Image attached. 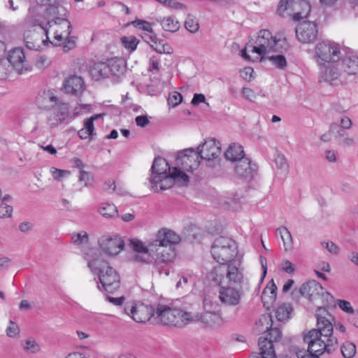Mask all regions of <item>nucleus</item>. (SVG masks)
Listing matches in <instances>:
<instances>
[{
  "instance_id": "obj_51",
  "label": "nucleus",
  "mask_w": 358,
  "mask_h": 358,
  "mask_svg": "<svg viewBox=\"0 0 358 358\" xmlns=\"http://www.w3.org/2000/svg\"><path fill=\"white\" fill-rule=\"evenodd\" d=\"M182 100V96L181 94L177 92H173L169 94L167 101L169 106L171 107H176L181 103Z\"/></svg>"
},
{
  "instance_id": "obj_19",
  "label": "nucleus",
  "mask_w": 358,
  "mask_h": 358,
  "mask_svg": "<svg viewBox=\"0 0 358 358\" xmlns=\"http://www.w3.org/2000/svg\"><path fill=\"white\" fill-rule=\"evenodd\" d=\"M235 163L234 171L238 178L250 181L255 176L257 167L250 159L245 158Z\"/></svg>"
},
{
  "instance_id": "obj_35",
  "label": "nucleus",
  "mask_w": 358,
  "mask_h": 358,
  "mask_svg": "<svg viewBox=\"0 0 358 358\" xmlns=\"http://www.w3.org/2000/svg\"><path fill=\"white\" fill-rule=\"evenodd\" d=\"M98 212L106 219L115 218L118 217V210L117 207L113 203L110 202H103L100 203L98 208Z\"/></svg>"
},
{
  "instance_id": "obj_44",
  "label": "nucleus",
  "mask_w": 358,
  "mask_h": 358,
  "mask_svg": "<svg viewBox=\"0 0 358 358\" xmlns=\"http://www.w3.org/2000/svg\"><path fill=\"white\" fill-rule=\"evenodd\" d=\"M121 41L124 47L130 52L134 51L139 43V40L134 36H123Z\"/></svg>"
},
{
  "instance_id": "obj_27",
  "label": "nucleus",
  "mask_w": 358,
  "mask_h": 358,
  "mask_svg": "<svg viewBox=\"0 0 358 358\" xmlns=\"http://www.w3.org/2000/svg\"><path fill=\"white\" fill-rule=\"evenodd\" d=\"M58 99L51 90L43 91L36 97V104L40 108L50 110L57 104Z\"/></svg>"
},
{
  "instance_id": "obj_8",
  "label": "nucleus",
  "mask_w": 358,
  "mask_h": 358,
  "mask_svg": "<svg viewBox=\"0 0 358 358\" xmlns=\"http://www.w3.org/2000/svg\"><path fill=\"white\" fill-rule=\"evenodd\" d=\"M236 243L231 239L227 237L216 238L211 248V253L213 258L222 265L224 262H229L237 253Z\"/></svg>"
},
{
  "instance_id": "obj_1",
  "label": "nucleus",
  "mask_w": 358,
  "mask_h": 358,
  "mask_svg": "<svg viewBox=\"0 0 358 358\" xmlns=\"http://www.w3.org/2000/svg\"><path fill=\"white\" fill-rule=\"evenodd\" d=\"M47 12L50 15L56 17L50 20L47 26L44 27L46 40L49 38L48 34H52L54 38L53 43L56 45H62L66 51L74 48L76 38L70 35L72 27L71 22L64 17L67 10L63 5V1H55L47 8Z\"/></svg>"
},
{
  "instance_id": "obj_9",
  "label": "nucleus",
  "mask_w": 358,
  "mask_h": 358,
  "mask_svg": "<svg viewBox=\"0 0 358 358\" xmlns=\"http://www.w3.org/2000/svg\"><path fill=\"white\" fill-rule=\"evenodd\" d=\"M218 286V299L227 307H235L241 304L244 296V288L225 283H215Z\"/></svg>"
},
{
  "instance_id": "obj_42",
  "label": "nucleus",
  "mask_w": 358,
  "mask_h": 358,
  "mask_svg": "<svg viewBox=\"0 0 358 358\" xmlns=\"http://www.w3.org/2000/svg\"><path fill=\"white\" fill-rule=\"evenodd\" d=\"M150 41L153 43L150 46L155 50L157 53L159 54H170L171 53V48L168 43L161 44L160 42L157 43V37L155 36H149Z\"/></svg>"
},
{
  "instance_id": "obj_39",
  "label": "nucleus",
  "mask_w": 358,
  "mask_h": 358,
  "mask_svg": "<svg viewBox=\"0 0 358 358\" xmlns=\"http://www.w3.org/2000/svg\"><path fill=\"white\" fill-rule=\"evenodd\" d=\"M109 76H120L124 73L125 66L121 59H111L108 60Z\"/></svg>"
},
{
  "instance_id": "obj_64",
  "label": "nucleus",
  "mask_w": 358,
  "mask_h": 358,
  "mask_svg": "<svg viewBox=\"0 0 358 358\" xmlns=\"http://www.w3.org/2000/svg\"><path fill=\"white\" fill-rule=\"evenodd\" d=\"M18 227L19 230L21 232L27 233L33 229L34 224L31 222H23L19 224Z\"/></svg>"
},
{
  "instance_id": "obj_15",
  "label": "nucleus",
  "mask_w": 358,
  "mask_h": 358,
  "mask_svg": "<svg viewBox=\"0 0 358 358\" xmlns=\"http://www.w3.org/2000/svg\"><path fill=\"white\" fill-rule=\"evenodd\" d=\"M317 34V27L316 24L313 22H303L296 29L297 39L302 43H313L316 40Z\"/></svg>"
},
{
  "instance_id": "obj_22",
  "label": "nucleus",
  "mask_w": 358,
  "mask_h": 358,
  "mask_svg": "<svg viewBox=\"0 0 358 358\" xmlns=\"http://www.w3.org/2000/svg\"><path fill=\"white\" fill-rule=\"evenodd\" d=\"M7 60L19 74L28 70L24 52L22 48H14L8 52Z\"/></svg>"
},
{
  "instance_id": "obj_25",
  "label": "nucleus",
  "mask_w": 358,
  "mask_h": 358,
  "mask_svg": "<svg viewBox=\"0 0 358 358\" xmlns=\"http://www.w3.org/2000/svg\"><path fill=\"white\" fill-rule=\"evenodd\" d=\"M63 87L66 94L79 96L85 90V83L81 77L73 75L65 79Z\"/></svg>"
},
{
  "instance_id": "obj_2",
  "label": "nucleus",
  "mask_w": 358,
  "mask_h": 358,
  "mask_svg": "<svg viewBox=\"0 0 358 358\" xmlns=\"http://www.w3.org/2000/svg\"><path fill=\"white\" fill-rule=\"evenodd\" d=\"M83 259L91 272L97 275L99 290L108 293L115 292L120 287V277L117 271L105 260L97 249L88 248L83 252Z\"/></svg>"
},
{
  "instance_id": "obj_47",
  "label": "nucleus",
  "mask_w": 358,
  "mask_h": 358,
  "mask_svg": "<svg viewBox=\"0 0 358 358\" xmlns=\"http://www.w3.org/2000/svg\"><path fill=\"white\" fill-rule=\"evenodd\" d=\"M341 352L344 357L352 358L356 353V346L351 342H345L341 347Z\"/></svg>"
},
{
  "instance_id": "obj_11",
  "label": "nucleus",
  "mask_w": 358,
  "mask_h": 358,
  "mask_svg": "<svg viewBox=\"0 0 358 358\" xmlns=\"http://www.w3.org/2000/svg\"><path fill=\"white\" fill-rule=\"evenodd\" d=\"M185 312V310L171 308L167 305L159 304L154 313L162 324L166 325H177L180 322H189L188 320L185 319L182 316Z\"/></svg>"
},
{
  "instance_id": "obj_37",
  "label": "nucleus",
  "mask_w": 358,
  "mask_h": 358,
  "mask_svg": "<svg viewBox=\"0 0 358 358\" xmlns=\"http://www.w3.org/2000/svg\"><path fill=\"white\" fill-rule=\"evenodd\" d=\"M283 243L285 251H290L293 249L294 242L290 231L285 227H280L276 230Z\"/></svg>"
},
{
  "instance_id": "obj_28",
  "label": "nucleus",
  "mask_w": 358,
  "mask_h": 358,
  "mask_svg": "<svg viewBox=\"0 0 358 358\" xmlns=\"http://www.w3.org/2000/svg\"><path fill=\"white\" fill-rule=\"evenodd\" d=\"M322 289V286L316 281L313 280L303 284L299 289V292L302 296L312 300L320 294Z\"/></svg>"
},
{
  "instance_id": "obj_14",
  "label": "nucleus",
  "mask_w": 358,
  "mask_h": 358,
  "mask_svg": "<svg viewBox=\"0 0 358 358\" xmlns=\"http://www.w3.org/2000/svg\"><path fill=\"white\" fill-rule=\"evenodd\" d=\"M124 311L136 322H145L152 315H155L151 306L143 303L137 304L133 302L127 303L125 305Z\"/></svg>"
},
{
  "instance_id": "obj_40",
  "label": "nucleus",
  "mask_w": 358,
  "mask_h": 358,
  "mask_svg": "<svg viewBox=\"0 0 358 358\" xmlns=\"http://www.w3.org/2000/svg\"><path fill=\"white\" fill-rule=\"evenodd\" d=\"M159 22L163 29L166 31L175 32L180 28L179 22L172 16L164 17Z\"/></svg>"
},
{
  "instance_id": "obj_34",
  "label": "nucleus",
  "mask_w": 358,
  "mask_h": 358,
  "mask_svg": "<svg viewBox=\"0 0 358 358\" xmlns=\"http://www.w3.org/2000/svg\"><path fill=\"white\" fill-rule=\"evenodd\" d=\"M273 324L272 317L269 314H264L260 316L255 323V331L257 334H266L271 329Z\"/></svg>"
},
{
  "instance_id": "obj_36",
  "label": "nucleus",
  "mask_w": 358,
  "mask_h": 358,
  "mask_svg": "<svg viewBox=\"0 0 358 358\" xmlns=\"http://www.w3.org/2000/svg\"><path fill=\"white\" fill-rule=\"evenodd\" d=\"M339 64L329 65L324 67L322 71V77L328 82H333L337 80L341 76V70L338 69Z\"/></svg>"
},
{
  "instance_id": "obj_55",
  "label": "nucleus",
  "mask_w": 358,
  "mask_h": 358,
  "mask_svg": "<svg viewBox=\"0 0 358 358\" xmlns=\"http://www.w3.org/2000/svg\"><path fill=\"white\" fill-rule=\"evenodd\" d=\"M101 115H96L94 116H92L90 118L85 120L84 122V129L90 133L92 135L94 134V121L96 120L99 117H100Z\"/></svg>"
},
{
  "instance_id": "obj_31",
  "label": "nucleus",
  "mask_w": 358,
  "mask_h": 358,
  "mask_svg": "<svg viewBox=\"0 0 358 358\" xmlns=\"http://www.w3.org/2000/svg\"><path fill=\"white\" fill-rule=\"evenodd\" d=\"M225 158L231 162H237L245 159V152L243 147L238 143L231 144L224 153Z\"/></svg>"
},
{
  "instance_id": "obj_7",
  "label": "nucleus",
  "mask_w": 358,
  "mask_h": 358,
  "mask_svg": "<svg viewBox=\"0 0 358 358\" xmlns=\"http://www.w3.org/2000/svg\"><path fill=\"white\" fill-rule=\"evenodd\" d=\"M303 340L308 344V350L305 351L306 355H311L314 357L317 356L318 358L325 350L329 352V348L336 343V338L327 336L325 338L316 330H310L304 335Z\"/></svg>"
},
{
  "instance_id": "obj_18",
  "label": "nucleus",
  "mask_w": 358,
  "mask_h": 358,
  "mask_svg": "<svg viewBox=\"0 0 358 358\" xmlns=\"http://www.w3.org/2000/svg\"><path fill=\"white\" fill-rule=\"evenodd\" d=\"M101 250L109 255H117L124 248V241L118 236H103L99 241Z\"/></svg>"
},
{
  "instance_id": "obj_59",
  "label": "nucleus",
  "mask_w": 358,
  "mask_h": 358,
  "mask_svg": "<svg viewBox=\"0 0 358 358\" xmlns=\"http://www.w3.org/2000/svg\"><path fill=\"white\" fill-rule=\"evenodd\" d=\"M323 247H324L330 253L333 255H338L339 253V248L333 242H324L322 243Z\"/></svg>"
},
{
  "instance_id": "obj_53",
  "label": "nucleus",
  "mask_w": 358,
  "mask_h": 358,
  "mask_svg": "<svg viewBox=\"0 0 358 358\" xmlns=\"http://www.w3.org/2000/svg\"><path fill=\"white\" fill-rule=\"evenodd\" d=\"M131 24L135 27H138L142 29L144 31H146L149 33H152L153 29L152 28L151 24L147 21L142 20H137L131 22Z\"/></svg>"
},
{
  "instance_id": "obj_24",
  "label": "nucleus",
  "mask_w": 358,
  "mask_h": 358,
  "mask_svg": "<svg viewBox=\"0 0 358 358\" xmlns=\"http://www.w3.org/2000/svg\"><path fill=\"white\" fill-rule=\"evenodd\" d=\"M327 311L324 308H319L317 310L316 317H317V334H320L324 338L329 337L333 338V325L331 322L325 317Z\"/></svg>"
},
{
  "instance_id": "obj_3",
  "label": "nucleus",
  "mask_w": 358,
  "mask_h": 358,
  "mask_svg": "<svg viewBox=\"0 0 358 358\" xmlns=\"http://www.w3.org/2000/svg\"><path fill=\"white\" fill-rule=\"evenodd\" d=\"M210 278L215 283H225L243 288L248 285L245 269L240 262L229 261L226 264L214 268Z\"/></svg>"
},
{
  "instance_id": "obj_17",
  "label": "nucleus",
  "mask_w": 358,
  "mask_h": 358,
  "mask_svg": "<svg viewBox=\"0 0 358 358\" xmlns=\"http://www.w3.org/2000/svg\"><path fill=\"white\" fill-rule=\"evenodd\" d=\"M180 241V236L175 231L168 229H162L158 231L156 239L152 241V245L170 248L178 244Z\"/></svg>"
},
{
  "instance_id": "obj_49",
  "label": "nucleus",
  "mask_w": 358,
  "mask_h": 358,
  "mask_svg": "<svg viewBox=\"0 0 358 358\" xmlns=\"http://www.w3.org/2000/svg\"><path fill=\"white\" fill-rule=\"evenodd\" d=\"M11 72V68L7 65L3 57L0 59V79L6 80Z\"/></svg>"
},
{
  "instance_id": "obj_57",
  "label": "nucleus",
  "mask_w": 358,
  "mask_h": 358,
  "mask_svg": "<svg viewBox=\"0 0 358 358\" xmlns=\"http://www.w3.org/2000/svg\"><path fill=\"white\" fill-rule=\"evenodd\" d=\"M242 93L246 99L251 101H255L257 97V94L249 87H243L242 89Z\"/></svg>"
},
{
  "instance_id": "obj_26",
  "label": "nucleus",
  "mask_w": 358,
  "mask_h": 358,
  "mask_svg": "<svg viewBox=\"0 0 358 358\" xmlns=\"http://www.w3.org/2000/svg\"><path fill=\"white\" fill-rule=\"evenodd\" d=\"M339 65L347 74L358 75V55L355 52H348Z\"/></svg>"
},
{
  "instance_id": "obj_10",
  "label": "nucleus",
  "mask_w": 358,
  "mask_h": 358,
  "mask_svg": "<svg viewBox=\"0 0 358 358\" xmlns=\"http://www.w3.org/2000/svg\"><path fill=\"white\" fill-rule=\"evenodd\" d=\"M266 334V337L259 338V353H253L249 358H276L273 342L280 340L281 331L279 329L271 327Z\"/></svg>"
},
{
  "instance_id": "obj_6",
  "label": "nucleus",
  "mask_w": 358,
  "mask_h": 358,
  "mask_svg": "<svg viewBox=\"0 0 358 358\" xmlns=\"http://www.w3.org/2000/svg\"><path fill=\"white\" fill-rule=\"evenodd\" d=\"M188 182V176L177 167L173 168L172 172L169 174L153 176L150 180L151 187L155 192L169 189L175 182L186 185Z\"/></svg>"
},
{
  "instance_id": "obj_20",
  "label": "nucleus",
  "mask_w": 358,
  "mask_h": 358,
  "mask_svg": "<svg viewBox=\"0 0 358 358\" xmlns=\"http://www.w3.org/2000/svg\"><path fill=\"white\" fill-rule=\"evenodd\" d=\"M182 316L189 322L201 321L208 327L219 325L222 320L220 315L214 312H205L203 314L185 312Z\"/></svg>"
},
{
  "instance_id": "obj_32",
  "label": "nucleus",
  "mask_w": 358,
  "mask_h": 358,
  "mask_svg": "<svg viewBox=\"0 0 358 358\" xmlns=\"http://www.w3.org/2000/svg\"><path fill=\"white\" fill-rule=\"evenodd\" d=\"M151 170L154 176H161L171 173L173 169H171L165 159L159 157L155 159Z\"/></svg>"
},
{
  "instance_id": "obj_41",
  "label": "nucleus",
  "mask_w": 358,
  "mask_h": 358,
  "mask_svg": "<svg viewBox=\"0 0 358 358\" xmlns=\"http://www.w3.org/2000/svg\"><path fill=\"white\" fill-rule=\"evenodd\" d=\"M56 106V112L55 115L57 117L56 122L52 123L54 126H56L63 121H64L69 116V107L66 103H58L55 106Z\"/></svg>"
},
{
  "instance_id": "obj_63",
  "label": "nucleus",
  "mask_w": 358,
  "mask_h": 358,
  "mask_svg": "<svg viewBox=\"0 0 358 358\" xmlns=\"http://www.w3.org/2000/svg\"><path fill=\"white\" fill-rule=\"evenodd\" d=\"M136 124L141 127H144L147 126L150 121L146 115H139L137 116L135 119Z\"/></svg>"
},
{
  "instance_id": "obj_38",
  "label": "nucleus",
  "mask_w": 358,
  "mask_h": 358,
  "mask_svg": "<svg viewBox=\"0 0 358 358\" xmlns=\"http://www.w3.org/2000/svg\"><path fill=\"white\" fill-rule=\"evenodd\" d=\"M293 308L289 303L280 305L275 311V317L280 322H286L290 319Z\"/></svg>"
},
{
  "instance_id": "obj_21",
  "label": "nucleus",
  "mask_w": 358,
  "mask_h": 358,
  "mask_svg": "<svg viewBox=\"0 0 358 358\" xmlns=\"http://www.w3.org/2000/svg\"><path fill=\"white\" fill-rule=\"evenodd\" d=\"M45 35L44 27L41 25L34 26L32 30L25 32L24 35L26 46L30 50H37L41 43H45L46 40L43 38Z\"/></svg>"
},
{
  "instance_id": "obj_61",
  "label": "nucleus",
  "mask_w": 358,
  "mask_h": 358,
  "mask_svg": "<svg viewBox=\"0 0 358 358\" xmlns=\"http://www.w3.org/2000/svg\"><path fill=\"white\" fill-rule=\"evenodd\" d=\"M337 303L341 309H342L343 311L348 313H353V308L349 301L339 299L338 300Z\"/></svg>"
},
{
  "instance_id": "obj_12",
  "label": "nucleus",
  "mask_w": 358,
  "mask_h": 358,
  "mask_svg": "<svg viewBox=\"0 0 358 358\" xmlns=\"http://www.w3.org/2000/svg\"><path fill=\"white\" fill-rule=\"evenodd\" d=\"M315 54L318 58L317 62H338L341 57V48L338 44L334 42H320L315 47Z\"/></svg>"
},
{
  "instance_id": "obj_52",
  "label": "nucleus",
  "mask_w": 358,
  "mask_h": 358,
  "mask_svg": "<svg viewBox=\"0 0 358 358\" xmlns=\"http://www.w3.org/2000/svg\"><path fill=\"white\" fill-rule=\"evenodd\" d=\"M13 207L5 202L0 203V218L10 217L13 214Z\"/></svg>"
},
{
  "instance_id": "obj_50",
  "label": "nucleus",
  "mask_w": 358,
  "mask_h": 358,
  "mask_svg": "<svg viewBox=\"0 0 358 358\" xmlns=\"http://www.w3.org/2000/svg\"><path fill=\"white\" fill-rule=\"evenodd\" d=\"M50 173L53 178L58 181L62 180L64 178H66L70 175L69 171L62 170L55 167L50 168Z\"/></svg>"
},
{
  "instance_id": "obj_23",
  "label": "nucleus",
  "mask_w": 358,
  "mask_h": 358,
  "mask_svg": "<svg viewBox=\"0 0 358 358\" xmlns=\"http://www.w3.org/2000/svg\"><path fill=\"white\" fill-rule=\"evenodd\" d=\"M131 248L138 253L136 256L137 261L148 262L153 258L154 248L155 245H152V241L148 245L139 240H131L130 242Z\"/></svg>"
},
{
  "instance_id": "obj_56",
  "label": "nucleus",
  "mask_w": 358,
  "mask_h": 358,
  "mask_svg": "<svg viewBox=\"0 0 358 358\" xmlns=\"http://www.w3.org/2000/svg\"><path fill=\"white\" fill-rule=\"evenodd\" d=\"M160 59L157 57H152L149 60L148 70L150 71L157 72L159 70Z\"/></svg>"
},
{
  "instance_id": "obj_54",
  "label": "nucleus",
  "mask_w": 358,
  "mask_h": 358,
  "mask_svg": "<svg viewBox=\"0 0 358 358\" xmlns=\"http://www.w3.org/2000/svg\"><path fill=\"white\" fill-rule=\"evenodd\" d=\"M6 331L7 336L11 338L16 337L20 332L17 324L12 321H10Z\"/></svg>"
},
{
  "instance_id": "obj_33",
  "label": "nucleus",
  "mask_w": 358,
  "mask_h": 358,
  "mask_svg": "<svg viewBox=\"0 0 358 358\" xmlns=\"http://www.w3.org/2000/svg\"><path fill=\"white\" fill-rule=\"evenodd\" d=\"M108 61L95 63L90 69V73L96 80L109 77Z\"/></svg>"
},
{
  "instance_id": "obj_29",
  "label": "nucleus",
  "mask_w": 358,
  "mask_h": 358,
  "mask_svg": "<svg viewBox=\"0 0 358 358\" xmlns=\"http://www.w3.org/2000/svg\"><path fill=\"white\" fill-rule=\"evenodd\" d=\"M274 163L275 165V176L280 179L285 178L289 173V165L285 155L276 153Z\"/></svg>"
},
{
  "instance_id": "obj_60",
  "label": "nucleus",
  "mask_w": 358,
  "mask_h": 358,
  "mask_svg": "<svg viewBox=\"0 0 358 358\" xmlns=\"http://www.w3.org/2000/svg\"><path fill=\"white\" fill-rule=\"evenodd\" d=\"M50 64V62L45 56H40L36 61V66L38 69H45Z\"/></svg>"
},
{
  "instance_id": "obj_43",
  "label": "nucleus",
  "mask_w": 358,
  "mask_h": 358,
  "mask_svg": "<svg viewBox=\"0 0 358 358\" xmlns=\"http://www.w3.org/2000/svg\"><path fill=\"white\" fill-rule=\"evenodd\" d=\"M265 58H267L273 66L279 69H284L287 65L286 58L282 55H273L271 56L268 55Z\"/></svg>"
},
{
  "instance_id": "obj_13",
  "label": "nucleus",
  "mask_w": 358,
  "mask_h": 358,
  "mask_svg": "<svg viewBox=\"0 0 358 358\" xmlns=\"http://www.w3.org/2000/svg\"><path fill=\"white\" fill-rule=\"evenodd\" d=\"M201 157L198 151L193 148L185 149L178 153L176 157V164L179 170L192 172L196 169L200 164Z\"/></svg>"
},
{
  "instance_id": "obj_30",
  "label": "nucleus",
  "mask_w": 358,
  "mask_h": 358,
  "mask_svg": "<svg viewBox=\"0 0 358 358\" xmlns=\"http://www.w3.org/2000/svg\"><path fill=\"white\" fill-rule=\"evenodd\" d=\"M154 252L156 254V261L160 263H168L173 261L176 257V250L173 247L154 248Z\"/></svg>"
},
{
  "instance_id": "obj_62",
  "label": "nucleus",
  "mask_w": 358,
  "mask_h": 358,
  "mask_svg": "<svg viewBox=\"0 0 358 358\" xmlns=\"http://www.w3.org/2000/svg\"><path fill=\"white\" fill-rule=\"evenodd\" d=\"M325 159L330 163H334L337 160V152L333 150H327L324 152Z\"/></svg>"
},
{
  "instance_id": "obj_16",
  "label": "nucleus",
  "mask_w": 358,
  "mask_h": 358,
  "mask_svg": "<svg viewBox=\"0 0 358 358\" xmlns=\"http://www.w3.org/2000/svg\"><path fill=\"white\" fill-rule=\"evenodd\" d=\"M197 151L201 159L210 161L217 159L221 154V145L214 138L207 139L200 145Z\"/></svg>"
},
{
  "instance_id": "obj_5",
  "label": "nucleus",
  "mask_w": 358,
  "mask_h": 358,
  "mask_svg": "<svg viewBox=\"0 0 358 358\" xmlns=\"http://www.w3.org/2000/svg\"><path fill=\"white\" fill-rule=\"evenodd\" d=\"M310 5L306 0H280L277 13L282 17L290 16L294 21L308 16Z\"/></svg>"
},
{
  "instance_id": "obj_48",
  "label": "nucleus",
  "mask_w": 358,
  "mask_h": 358,
  "mask_svg": "<svg viewBox=\"0 0 358 358\" xmlns=\"http://www.w3.org/2000/svg\"><path fill=\"white\" fill-rule=\"evenodd\" d=\"M73 242L76 245L85 244L88 242V234L86 231H82L72 235Z\"/></svg>"
},
{
  "instance_id": "obj_45",
  "label": "nucleus",
  "mask_w": 358,
  "mask_h": 358,
  "mask_svg": "<svg viewBox=\"0 0 358 358\" xmlns=\"http://www.w3.org/2000/svg\"><path fill=\"white\" fill-rule=\"evenodd\" d=\"M22 346L24 351L29 353H36L40 351V346L36 341L28 338L22 341Z\"/></svg>"
},
{
  "instance_id": "obj_46",
  "label": "nucleus",
  "mask_w": 358,
  "mask_h": 358,
  "mask_svg": "<svg viewBox=\"0 0 358 358\" xmlns=\"http://www.w3.org/2000/svg\"><path fill=\"white\" fill-rule=\"evenodd\" d=\"M185 26L191 33H196L199 29V21L196 17L192 15H188L185 22Z\"/></svg>"
},
{
  "instance_id": "obj_4",
  "label": "nucleus",
  "mask_w": 358,
  "mask_h": 358,
  "mask_svg": "<svg viewBox=\"0 0 358 358\" xmlns=\"http://www.w3.org/2000/svg\"><path fill=\"white\" fill-rule=\"evenodd\" d=\"M279 42L275 36L272 35L270 31L263 29L259 31L258 36L255 41V45H248L247 48L241 51V56L248 60H251L249 55L247 53V49L252 53H256L257 56L252 59V61L262 60L266 55L273 52H276L277 45Z\"/></svg>"
},
{
  "instance_id": "obj_58",
  "label": "nucleus",
  "mask_w": 358,
  "mask_h": 358,
  "mask_svg": "<svg viewBox=\"0 0 358 358\" xmlns=\"http://www.w3.org/2000/svg\"><path fill=\"white\" fill-rule=\"evenodd\" d=\"M91 177L88 172L80 170L79 176V181L83 184L85 187H87L90 184Z\"/></svg>"
}]
</instances>
